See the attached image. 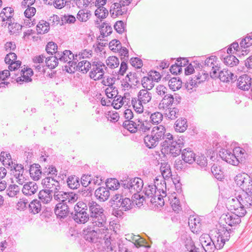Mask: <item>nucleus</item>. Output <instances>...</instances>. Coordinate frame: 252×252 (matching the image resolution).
Segmentation results:
<instances>
[{"label":"nucleus","mask_w":252,"mask_h":252,"mask_svg":"<svg viewBox=\"0 0 252 252\" xmlns=\"http://www.w3.org/2000/svg\"><path fill=\"white\" fill-rule=\"evenodd\" d=\"M42 184L49 191L55 192L54 199L59 202L57 205L73 204L78 200V195L73 192H58L60 189V183L54 177L45 178L42 180Z\"/></svg>","instance_id":"obj_1"},{"label":"nucleus","mask_w":252,"mask_h":252,"mask_svg":"<svg viewBox=\"0 0 252 252\" xmlns=\"http://www.w3.org/2000/svg\"><path fill=\"white\" fill-rule=\"evenodd\" d=\"M117 208H114L112 211V214L117 218H122L124 213V211H130L131 213H134L136 209H139L141 207H143L145 210H152L155 211H163V209L165 211L166 208L168 212L174 211L177 214H180L182 215L183 211V206H116Z\"/></svg>","instance_id":"obj_2"},{"label":"nucleus","mask_w":252,"mask_h":252,"mask_svg":"<svg viewBox=\"0 0 252 252\" xmlns=\"http://www.w3.org/2000/svg\"><path fill=\"white\" fill-rule=\"evenodd\" d=\"M106 233H108V228L98 227L93 224L88 225L83 230L85 240L92 243H95L98 240L102 239L103 235Z\"/></svg>","instance_id":"obj_3"},{"label":"nucleus","mask_w":252,"mask_h":252,"mask_svg":"<svg viewBox=\"0 0 252 252\" xmlns=\"http://www.w3.org/2000/svg\"><path fill=\"white\" fill-rule=\"evenodd\" d=\"M178 141L174 140L172 135L168 133L166 139L162 143V150L173 157H177L180 154L183 145L180 140Z\"/></svg>","instance_id":"obj_4"},{"label":"nucleus","mask_w":252,"mask_h":252,"mask_svg":"<svg viewBox=\"0 0 252 252\" xmlns=\"http://www.w3.org/2000/svg\"><path fill=\"white\" fill-rule=\"evenodd\" d=\"M100 206H98L100 207ZM98 206H89L90 218L92 224L98 227L107 228L106 218L102 208Z\"/></svg>","instance_id":"obj_5"},{"label":"nucleus","mask_w":252,"mask_h":252,"mask_svg":"<svg viewBox=\"0 0 252 252\" xmlns=\"http://www.w3.org/2000/svg\"><path fill=\"white\" fill-rule=\"evenodd\" d=\"M235 233V228H230L227 226L226 225L220 226L218 229L217 236H215V238L220 242L219 248H223L225 242L228 241L230 238L233 236Z\"/></svg>","instance_id":"obj_6"},{"label":"nucleus","mask_w":252,"mask_h":252,"mask_svg":"<svg viewBox=\"0 0 252 252\" xmlns=\"http://www.w3.org/2000/svg\"><path fill=\"white\" fill-rule=\"evenodd\" d=\"M235 182L246 193L252 195V178L247 174H238L235 178Z\"/></svg>","instance_id":"obj_7"},{"label":"nucleus","mask_w":252,"mask_h":252,"mask_svg":"<svg viewBox=\"0 0 252 252\" xmlns=\"http://www.w3.org/2000/svg\"><path fill=\"white\" fill-rule=\"evenodd\" d=\"M106 69L107 67L100 61H93L90 72V77L95 81L100 80L103 78Z\"/></svg>","instance_id":"obj_8"},{"label":"nucleus","mask_w":252,"mask_h":252,"mask_svg":"<svg viewBox=\"0 0 252 252\" xmlns=\"http://www.w3.org/2000/svg\"><path fill=\"white\" fill-rule=\"evenodd\" d=\"M87 206L81 208L80 206H74V213L72 212L71 217L78 223H85L89 219V214L87 213Z\"/></svg>","instance_id":"obj_9"},{"label":"nucleus","mask_w":252,"mask_h":252,"mask_svg":"<svg viewBox=\"0 0 252 252\" xmlns=\"http://www.w3.org/2000/svg\"><path fill=\"white\" fill-rule=\"evenodd\" d=\"M123 186L132 193H139L143 189V181L141 178L136 177L126 182L123 184Z\"/></svg>","instance_id":"obj_10"},{"label":"nucleus","mask_w":252,"mask_h":252,"mask_svg":"<svg viewBox=\"0 0 252 252\" xmlns=\"http://www.w3.org/2000/svg\"><path fill=\"white\" fill-rule=\"evenodd\" d=\"M59 60L63 63H67L70 66L75 65L78 62L77 56H74L70 51L65 50L63 52L57 53Z\"/></svg>","instance_id":"obj_11"},{"label":"nucleus","mask_w":252,"mask_h":252,"mask_svg":"<svg viewBox=\"0 0 252 252\" xmlns=\"http://www.w3.org/2000/svg\"><path fill=\"white\" fill-rule=\"evenodd\" d=\"M220 156L222 160L233 165H237L239 163V156L230 151L222 149L220 152Z\"/></svg>","instance_id":"obj_12"},{"label":"nucleus","mask_w":252,"mask_h":252,"mask_svg":"<svg viewBox=\"0 0 252 252\" xmlns=\"http://www.w3.org/2000/svg\"><path fill=\"white\" fill-rule=\"evenodd\" d=\"M54 212L61 220L70 218L72 214L68 206H55Z\"/></svg>","instance_id":"obj_13"},{"label":"nucleus","mask_w":252,"mask_h":252,"mask_svg":"<svg viewBox=\"0 0 252 252\" xmlns=\"http://www.w3.org/2000/svg\"><path fill=\"white\" fill-rule=\"evenodd\" d=\"M39 200L33 199L31 201V203L33 204H48L50 203L52 198V195L48 190H41L38 193Z\"/></svg>","instance_id":"obj_14"},{"label":"nucleus","mask_w":252,"mask_h":252,"mask_svg":"<svg viewBox=\"0 0 252 252\" xmlns=\"http://www.w3.org/2000/svg\"><path fill=\"white\" fill-rule=\"evenodd\" d=\"M224 220L226 224H227V226H229L230 228H234L235 231H236L237 228L241 222V218L231 213H228L226 215Z\"/></svg>","instance_id":"obj_15"},{"label":"nucleus","mask_w":252,"mask_h":252,"mask_svg":"<svg viewBox=\"0 0 252 252\" xmlns=\"http://www.w3.org/2000/svg\"><path fill=\"white\" fill-rule=\"evenodd\" d=\"M174 98L171 94H166L162 98L158 104V108L160 110L167 111L172 105Z\"/></svg>","instance_id":"obj_16"},{"label":"nucleus","mask_w":252,"mask_h":252,"mask_svg":"<svg viewBox=\"0 0 252 252\" xmlns=\"http://www.w3.org/2000/svg\"><path fill=\"white\" fill-rule=\"evenodd\" d=\"M217 61V58L215 56H211L207 58L205 62V68L208 70L210 69V74L213 73V75H216L219 68Z\"/></svg>","instance_id":"obj_17"},{"label":"nucleus","mask_w":252,"mask_h":252,"mask_svg":"<svg viewBox=\"0 0 252 252\" xmlns=\"http://www.w3.org/2000/svg\"><path fill=\"white\" fill-rule=\"evenodd\" d=\"M252 85V79L247 74H244L239 77L237 85L239 89L243 90H248Z\"/></svg>","instance_id":"obj_18"},{"label":"nucleus","mask_w":252,"mask_h":252,"mask_svg":"<svg viewBox=\"0 0 252 252\" xmlns=\"http://www.w3.org/2000/svg\"><path fill=\"white\" fill-rule=\"evenodd\" d=\"M165 127L162 125L154 126L151 131V133L155 137L156 139L160 141L163 139L164 137L166 138L168 133L165 134Z\"/></svg>","instance_id":"obj_19"},{"label":"nucleus","mask_w":252,"mask_h":252,"mask_svg":"<svg viewBox=\"0 0 252 252\" xmlns=\"http://www.w3.org/2000/svg\"><path fill=\"white\" fill-rule=\"evenodd\" d=\"M138 131L140 132H147L150 130L152 124L150 121L146 120L143 117L137 119Z\"/></svg>","instance_id":"obj_20"},{"label":"nucleus","mask_w":252,"mask_h":252,"mask_svg":"<svg viewBox=\"0 0 252 252\" xmlns=\"http://www.w3.org/2000/svg\"><path fill=\"white\" fill-rule=\"evenodd\" d=\"M127 11V8H123L118 2L115 3L111 6L110 13L113 17L126 14Z\"/></svg>","instance_id":"obj_21"},{"label":"nucleus","mask_w":252,"mask_h":252,"mask_svg":"<svg viewBox=\"0 0 252 252\" xmlns=\"http://www.w3.org/2000/svg\"><path fill=\"white\" fill-rule=\"evenodd\" d=\"M183 160L186 163L191 164L195 160V154L190 148H186L182 153Z\"/></svg>","instance_id":"obj_22"},{"label":"nucleus","mask_w":252,"mask_h":252,"mask_svg":"<svg viewBox=\"0 0 252 252\" xmlns=\"http://www.w3.org/2000/svg\"><path fill=\"white\" fill-rule=\"evenodd\" d=\"M38 186L33 182H30L24 184L22 192L25 195H31L34 194L37 190Z\"/></svg>","instance_id":"obj_23"},{"label":"nucleus","mask_w":252,"mask_h":252,"mask_svg":"<svg viewBox=\"0 0 252 252\" xmlns=\"http://www.w3.org/2000/svg\"><path fill=\"white\" fill-rule=\"evenodd\" d=\"M231 200L233 202H238L240 205H252V197L246 192Z\"/></svg>","instance_id":"obj_24"},{"label":"nucleus","mask_w":252,"mask_h":252,"mask_svg":"<svg viewBox=\"0 0 252 252\" xmlns=\"http://www.w3.org/2000/svg\"><path fill=\"white\" fill-rule=\"evenodd\" d=\"M137 96L140 102L146 104L151 100L152 94L148 90L142 89L139 92Z\"/></svg>","instance_id":"obj_25"},{"label":"nucleus","mask_w":252,"mask_h":252,"mask_svg":"<svg viewBox=\"0 0 252 252\" xmlns=\"http://www.w3.org/2000/svg\"><path fill=\"white\" fill-rule=\"evenodd\" d=\"M14 15V10L11 7L4 8L2 11L0 13V17L2 19V21H5L12 23V19Z\"/></svg>","instance_id":"obj_26"},{"label":"nucleus","mask_w":252,"mask_h":252,"mask_svg":"<svg viewBox=\"0 0 252 252\" xmlns=\"http://www.w3.org/2000/svg\"><path fill=\"white\" fill-rule=\"evenodd\" d=\"M95 196L100 201H105L109 196V191L104 187H99L95 191Z\"/></svg>","instance_id":"obj_27"},{"label":"nucleus","mask_w":252,"mask_h":252,"mask_svg":"<svg viewBox=\"0 0 252 252\" xmlns=\"http://www.w3.org/2000/svg\"><path fill=\"white\" fill-rule=\"evenodd\" d=\"M220 79L223 82H228L233 80H235L236 76L228 70L223 69L219 73Z\"/></svg>","instance_id":"obj_28"},{"label":"nucleus","mask_w":252,"mask_h":252,"mask_svg":"<svg viewBox=\"0 0 252 252\" xmlns=\"http://www.w3.org/2000/svg\"><path fill=\"white\" fill-rule=\"evenodd\" d=\"M144 141L146 146L149 149L156 147L159 142L151 133L144 137Z\"/></svg>","instance_id":"obj_29"},{"label":"nucleus","mask_w":252,"mask_h":252,"mask_svg":"<svg viewBox=\"0 0 252 252\" xmlns=\"http://www.w3.org/2000/svg\"><path fill=\"white\" fill-rule=\"evenodd\" d=\"M123 126L131 133H135L138 131L137 119H135L134 121H125L123 124Z\"/></svg>","instance_id":"obj_30"},{"label":"nucleus","mask_w":252,"mask_h":252,"mask_svg":"<svg viewBox=\"0 0 252 252\" xmlns=\"http://www.w3.org/2000/svg\"><path fill=\"white\" fill-rule=\"evenodd\" d=\"M111 200L113 202L114 205H118L120 203L121 205L131 204V200L129 198H124L123 195L120 194L114 195Z\"/></svg>","instance_id":"obj_31"},{"label":"nucleus","mask_w":252,"mask_h":252,"mask_svg":"<svg viewBox=\"0 0 252 252\" xmlns=\"http://www.w3.org/2000/svg\"><path fill=\"white\" fill-rule=\"evenodd\" d=\"M220 242H218V241L215 238L214 240L211 242L209 241L208 245H203L202 247L205 252H214V251L217 250H220L222 248H219Z\"/></svg>","instance_id":"obj_32"},{"label":"nucleus","mask_w":252,"mask_h":252,"mask_svg":"<svg viewBox=\"0 0 252 252\" xmlns=\"http://www.w3.org/2000/svg\"><path fill=\"white\" fill-rule=\"evenodd\" d=\"M149 199V197H147L143 195H141L138 193H134L132 196L130 205H143L144 203H146V199Z\"/></svg>","instance_id":"obj_33"},{"label":"nucleus","mask_w":252,"mask_h":252,"mask_svg":"<svg viewBox=\"0 0 252 252\" xmlns=\"http://www.w3.org/2000/svg\"><path fill=\"white\" fill-rule=\"evenodd\" d=\"M187 120L185 119H178L175 124V130L179 132H184L187 128L188 125Z\"/></svg>","instance_id":"obj_34"},{"label":"nucleus","mask_w":252,"mask_h":252,"mask_svg":"<svg viewBox=\"0 0 252 252\" xmlns=\"http://www.w3.org/2000/svg\"><path fill=\"white\" fill-rule=\"evenodd\" d=\"M92 63L86 60H83L78 63L76 65L77 69L80 72L86 73L91 69Z\"/></svg>","instance_id":"obj_35"},{"label":"nucleus","mask_w":252,"mask_h":252,"mask_svg":"<svg viewBox=\"0 0 252 252\" xmlns=\"http://www.w3.org/2000/svg\"><path fill=\"white\" fill-rule=\"evenodd\" d=\"M114 99L112 102H111V104L113 106L114 108L116 109L120 108L126 102V96L122 97L121 95H117V96L113 97Z\"/></svg>","instance_id":"obj_36"},{"label":"nucleus","mask_w":252,"mask_h":252,"mask_svg":"<svg viewBox=\"0 0 252 252\" xmlns=\"http://www.w3.org/2000/svg\"><path fill=\"white\" fill-rule=\"evenodd\" d=\"M49 29V24L44 20L39 21L36 26L37 32L39 34H44L47 32Z\"/></svg>","instance_id":"obj_37"},{"label":"nucleus","mask_w":252,"mask_h":252,"mask_svg":"<svg viewBox=\"0 0 252 252\" xmlns=\"http://www.w3.org/2000/svg\"><path fill=\"white\" fill-rule=\"evenodd\" d=\"M168 85L170 89L175 91L181 88L182 81L179 77H173L169 81Z\"/></svg>","instance_id":"obj_38"},{"label":"nucleus","mask_w":252,"mask_h":252,"mask_svg":"<svg viewBox=\"0 0 252 252\" xmlns=\"http://www.w3.org/2000/svg\"><path fill=\"white\" fill-rule=\"evenodd\" d=\"M230 207H233V211L231 213L240 218L243 217L247 213L245 206H230ZM230 209L232 210L231 208Z\"/></svg>","instance_id":"obj_39"},{"label":"nucleus","mask_w":252,"mask_h":252,"mask_svg":"<svg viewBox=\"0 0 252 252\" xmlns=\"http://www.w3.org/2000/svg\"><path fill=\"white\" fill-rule=\"evenodd\" d=\"M91 15L88 10L81 9L78 11L76 18L79 21L85 22L88 21Z\"/></svg>","instance_id":"obj_40"},{"label":"nucleus","mask_w":252,"mask_h":252,"mask_svg":"<svg viewBox=\"0 0 252 252\" xmlns=\"http://www.w3.org/2000/svg\"><path fill=\"white\" fill-rule=\"evenodd\" d=\"M141 84L145 90H151L155 86L154 82L148 75L144 76L141 80Z\"/></svg>","instance_id":"obj_41"},{"label":"nucleus","mask_w":252,"mask_h":252,"mask_svg":"<svg viewBox=\"0 0 252 252\" xmlns=\"http://www.w3.org/2000/svg\"><path fill=\"white\" fill-rule=\"evenodd\" d=\"M59 58H57V53L55 56H50L46 58L45 63L46 66L52 69L57 66L58 64Z\"/></svg>","instance_id":"obj_42"},{"label":"nucleus","mask_w":252,"mask_h":252,"mask_svg":"<svg viewBox=\"0 0 252 252\" xmlns=\"http://www.w3.org/2000/svg\"><path fill=\"white\" fill-rule=\"evenodd\" d=\"M39 167V165L35 164V166H32L30 169V174L31 176L34 180H38L41 175V171H40Z\"/></svg>","instance_id":"obj_43"},{"label":"nucleus","mask_w":252,"mask_h":252,"mask_svg":"<svg viewBox=\"0 0 252 252\" xmlns=\"http://www.w3.org/2000/svg\"><path fill=\"white\" fill-rule=\"evenodd\" d=\"M125 80H126L128 83H130V85L132 86H136L138 83H139V80L137 77V74L135 72H129L125 77Z\"/></svg>","instance_id":"obj_44"},{"label":"nucleus","mask_w":252,"mask_h":252,"mask_svg":"<svg viewBox=\"0 0 252 252\" xmlns=\"http://www.w3.org/2000/svg\"><path fill=\"white\" fill-rule=\"evenodd\" d=\"M223 62L226 65L233 67L239 63V60L234 56L229 55L224 58Z\"/></svg>","instance_id":"obj_45"},{"label":"nucleus","mask_w":252,"mask_h":252,"mask_svg":"<svg viewBox=\"0 0 252 252\" xmlns=\"http://www.w3.org/2000/svg\"><path fill=\"white\" fill-rule=\"evenodd\" d=\"M131 104L134 110L138 113H142L144 110V103L140 102L139 99L136 98H132L131 100Z\"/></svg>","instance_id":"obj_46"},{"label":"nucleus","mask_w":252,"mask_h":252,"mask_svg":"<svg viewBox=\"0 0 252 252\" xmlns=\"http://www.w3.org/2000/svg\"><path fill=\"white\" fill-rule=\"evenodd\" d=\"M106 185L107 188L110 189L115 190L118 189L120 187V183L116 179L111 178L107 180Z\"/></svg>","instance_id":"obj_47"},{"label":"nucleus","mask_w":252,"mask_h":252,"mask_svg":"<svg viewBox=\"0 0 252 252\" xmlns=\"http://www.w3.org/2000/svg\"><path fill=\"white\" fill-rule=\"evenodd\" d=\"M106 63L108 66L111 68H115L119 65V61L118 58L115 56L109 57L106 60Z\"/></svg>","instance_id":"obj_48"},{"label":"nucleus","mask_w":252,"mask_h":252,"mask_svg":"<svg viewBox=\"0 0 252 252\" xmlns=\"http://www.w3.org/2000/svg\"><path fill=\"white\" fill-rule=\"evenodd\" d=\"M8 25L9 32L12 34L19 32L23 27L22 25L17 23H12L9 22Z\"/></svg>","instance_id":"obj_49"},{"label":"nucleus","mask_w":252,"mask_h":252,"mask_svg":"<svg viewBox=\"0 0 252 252\" xmlns=\"http://www.w3.org/2000/svg\"><path fill=\"white\" fill-rule=\"evenodd\" d=\"M193 78L194 79L197 84L199 85L206 80L208 78V74L205 72L204 71L201 70L197 74V75H195Z\"/></svg>","instance_id":"obj_50"},{"label":"nucleus","mask_w":252,"mask_h":252,"mask_svg":"<svg viewBox=\"0 0 252 252\" xmlns=\"http://www.w3.org/2000/svg\"><path fill=\"white\" fill-rule=\"evenodd\" d=\"M163 119L162 114L158 112H155L151 115L150 119L151 123L153 124H158L160 123Z\"/></svg>","instance_id":"obj_51"},{"label":"nucleus","mask_w":252,"mask_h":252,"mask_svg":"<svg viewBox=\"0 0 252 252\" xmlns=\"http://www.w3.org/2000/svg\"><path fill=\"white\" fill-rule=\"evenodd\" d=\"M181 59H178L177 61L178 63L172 65L170 68V72L172 74H177L182 71V62Z\"/></svg>","instance_id":"obj_52"},{"label":"nucleus","mask_w":252,"mask_h":252,"mask_svg":"<svg viewBox=\"0 0 252 252\" xmlns=\"http://www.w3.org/2000/svg\"><path fill=\"white\" fill-rule=\"evenodd\" d=\"M105 94L108 98H112L118 95V92L115 87L111 86V87H108L105 89Z\"/></svg>","instance_id":"obj_53"},{"label":"nucleus","mask_w":252,"mask_h":252,"mask_svg":"<svg viewBox=\"0 0 252 252\" xmlns=\"http://www.w3.org/2000/svg\"><path fill=\"white\" fill-rule=\"evenodd\" d=\"M198 86V85L193 78H191L190 80L186 83V88L190 93L195 91Z\"/></svg>","instance_id":"obj_54"},{"label":"nucleus","mask_w":252,"mask_h":252,"mask_svg":"<svg viewBox=\"0 0 252 252\" xmlns=\"http://www.w3.org/2000/svg\"><path fill=\"white\" fill-rule=\"evenodd\" d=\"M67 185L71 189H77L79 186L78 178L76 177L70 176L68 178L67 181Z\"/></svg>","instance_id":"obj_55"},{"label":"nucleus","mask_w":252,"mask_h":252,"mask_svg":"<svg viewBox=\"0 0 252 252\" xmlns=\"http://www.w3.org/2000/svg\"><path fill=\"white\" fill-rule=\"evenodd\" d=\"M21 72L23 80H24L25 82H29L32 81L31 77L33 74V72L31 68H28L25 70L22 69Z\"/></svg>","instance_id":"obj_56"},{"label":"nucleus","mask_w":252,"mask_h":252,"mask_svg":"<svg viewBox=\"0 0 252 252\" xmlns=\"http://www.w3.org/2000/svg\"><path fill=\"white\" fill-rule=\"evenodd\" d=\"M23 173L24 172H20V171L18 173L12 172L16 182L21 185L24 184L26 180V179Z\"/></svg>","instance_id":"obj_57"},{"label":"nucleus","mask_w":252,"mask_h":252,"mask_svg":"<svg viewBox=\"0 0 252 252\" xmlns=\"http://www.w3.org/2000/svg\"><path fill=\"white\" fill-rule=\"evenodd\" d=\"M101 34L103 36H107L112 32V28L107 23H103L100 29Z\"/></svg>","instance_id":"obj_58"},{"label":"nucleus","mask_w":252,"mask_h":252,"mask_svg":"<svg viewBox=\"0 0 252 252\" xmlns=\"http://www.w3.org/2000/svg\"><path fill=\"white\" fill-rule=\"evenodd\" d=\"M107 10L103 6H98L95 11V15L99 18H104L108 15Z\"/></svg>","instance_id":"obj_59"},{"label":"nucleus","mask_w":252,"mask_h":252,"mask_svg":"<svg viewBox=\"0 0 252 252\" xmlns=\"http://www.w3.org/2000/svg\"><path fill=\"white\" fill-rule=\"evenodd\" d=\"M121 46L122 45L120 41L117 39L111 40L109 44L110 49L114 52L119 51V50L121 49Z\"/></svg>","instance_id":"obj_60"},{"label":"nucleus","mask_w":252,"mask_h":252,"mask_svg":"<svg viewBox=\"0 0 252 252\" xmlns=\"http://www.w3.org/2000/svg\"><path fill=\"white\" fill-rule=\"evenodd\" d=\"M165 111L166 112L165 113V114L169 119L174 120L178 117V111L176 108L174 107L171 108L170 107Z\"/></svg>","instance_id":"obj_61"},{"label":"nucleus","mask_w":252,"mask_h":252,"mask_svg":"<svg viewBox=\"0 0 252 252\" xmlns=\"http://www.w3.org/2000/svg\"><path fill=\"white\" fill-rule=\"evenodd\" d=\"M92 51L90 49H85L83 50L78 55H76L77 56V59L81 60V59L89 58L92 57Z\"/></svg>","instance_id":"obj_62"},{"label":"nucleus","mask_w":252,"mask_h":252,"mask_svg":"<svg viewBox=\"0 0 252 252\" xmlns=\"http://www.w3.org/2000/svg\"><path fill=\"white\" fill-rule=\"evenodd\" d=\"M57 48L58 47L56 44L53 42H49L46 46V50L48 53H50L53 55V53L56 54L59 52H56Z\"/></svg>","instance_id":"obj_63"},{"label":"nucleus","mask_w":252,"mask_h":252,"mask_svg":"<svg viewBox=\"0 0 252 252\" xmlns=\"http://www.w3.org/2000/svg\"><path fill=\"white\" fill-rule=\"evenodd\" d=\"M252 44V36H248L243 39L240 43V45L243 48H247Z\"/></svg>","instance_id":"obj_64"}]
</instances>
